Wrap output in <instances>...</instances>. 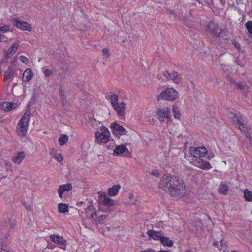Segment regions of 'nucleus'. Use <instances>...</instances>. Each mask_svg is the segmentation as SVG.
<instances>
[{"mask_svg":"<svg viewBox=\"0 0 252 252\" xmlns=\"http://www.w3.org/2000/svg\"><path fill=\"white\" fill-rule=\"evenodd\" d=\"M94 209V206L90 205L86 209V213L88 218L92 219L94 218V216L95 215V212L93 210Z\"/></svg>","mask_w":252,"mask_h":252,"instance_id":"b1692460","label":"nucleus"},{"mask_svg":"<svg viewBox=\"0 0 252 252\" xmlns=\"http://www.w3.org/2000/svg\"><path fill=\"white\" fill-rule=\"evenodd\" d=\"M243 1V0H237V3H242Z\"/></svg>","mask_w":252,"mask_h":252,"instance_id":"5fc2aeb1","label":"nucleus"},{"mask_svg":"<svg viewBox=\"0 0 252 252\" xmlns=\"http://www.w3.org/2000/svg\"><path fill=\"white\" fill-rule=\"evenodd\" d=\"M177 97V92L173 88H167L162 91L158 97V100L163 99L167 101H173Z\"/></svg>","mask_w":252,"mask_h":252,"instance_id":"0eeeda50","label":"nucleus"},{"mask_svg":"<svg viewBox=\"0 0 252 252\" xmlns=\"http://www.w3.org/2000/svg\"><path fill=\"white\" fill-rule=\"evenodd\" d=\"M160 242L162 245L167 247H171L173 245L172 240H170L169 237L162 235L161 238H160Z\"/></svg>","mask_w":252,"mask_h":252,"instance_id":"a211bd4d","label":"nucleus"},{"mask_svg":"<svg viewBox=\"0 0 252 252\" xmlns=\"http://www.w3.org/2000/svg\"><path fill=\"white\" fill-rule=\"evenodd\" d=\"M118 96L116 94H113L110 97V102L114 109L119 116H123L125 111V103L123 102L118 103Z\"/></svg>","mask_w":252,"mask_h":252,"instance_id":"39448f33","label":"nucleus"},{"mask_svg":"<svg viewBox=\"0 0 252 252\" xmlns=\"http://www.w3.org/2000/svg\"><path fill=\"white\" fill-rule=\"evenodd\" d=\"M147 234L149 236L155 240L160 241V238L162 237L161 234L160 232L155 231L153 230H149L147 232Z\"/></svg>","mask_w":252,"mask_h":252,"instance_id":"f3484780","label":"nucleus"},{"mask_svg":"<svg viewBox=\"0 0 252 252\" xmlns=\"http://www.w3.org/2000/svg\"><path fill=\"white\" fill-rule=\"evenodd\" d=\"M55 158L59 161H62L63 160L62 155L60 153L56 154L55 156Z\"/></svg>","mask_w":252,"mask_h":252,"instance_id":"4c0bfd02","label":"nucleus"},{"mask_svg":"<svg viewBox=\"0 0 252 252\" xmlns=\"http://www.w3.org/2000/svg\"><path fill=\"white\" fill-rule=\"evenodd\" d=\"M58 193H59V197L61 198H63V192L62 191H61V189L60 190H58Z\"/></svg>","mask_w":252,"mask_h":252,"instance_id":"8fccbe9b","label":"nucleus"},{"mask_svg":"<svg viewBox=\"0 0 252 252\" xmlns=\"http://www.w3.org/2000/svg\"><path fill=\"white\" fill-rule=\"evenodd\" d=\"M4 38H6V37L4 35L0 34V42L3 41Z\"/></svg>","mask_w":252,"mask_h":252,"instance_id":"09e8293b","label":"nucleus"},{"mask_svg":"<svg viewBox=\"0 0 252 252\" xmlns=\"http://www.w3.org/2000/svg\"><path fill=\"white\" fill-rule=\"evenodd\" d=\"M63 193L64 191H69L72 189V185L71 184H67L64 185H61L59 186L58 190H60Z\"/></svg>","mask_w":252,"mask_h":252,"instance_id":"bb28decb","label":"nucleus"},{"mask_svg":"<svg viewBox=\"0 0 252 252\" xmlns=\"http://www.w3.org/2000/svg\"><path fill=\"white\" fill-rule=\"evenodd\" d=\"M189 153L193 157L192 164L201 169H205V147H191Z\"/></svg>","mask_w":252,"mask_h":252,"instance_id":"f03ea898","label":"nucleus"},{"mask_svg":"<svg viewBox=\"0 0 252 252\" xmlns=\"http://www.w3.org/2000/svg\"><path fill=\"white\" fill-rule=\"evenodd\" d=\"M58 209L60 213H65L68 211V205L66 204L60 203L58 204Z\"/></svg>","mask_w":252,"mask_h":252,"instance_id":"cd10ccee","label":"nucleus"},{"mask_svg":"<svg viewBox=\"0 0 252 252\" xmlns=\"http://www.w3.org/2000/svg\"><path fill=\"white\" fill-rule=\"evenodd\" d=\"M199 3L203 5V3L205 2V0H198Z\"/></svg>","mask_w":252,"mask_h":252,"instance_id":"603ef678","label":"nucleus"},{"mask_svg":"<svg viewBox=\"0 0 252 252\" xmlns=\"http://www.w3.org/2000/svg\"><path fill=\"white\" fill-rule=\"evenodd\" d=\"M236 87H237L238 88H239V89H241V90H243V89H244V85H243V83H241V82H238V83H237L236 84Z\"/></svg>","mask_w":252,"mask_h":252,"instance_id":"a19ab883","label":"nucleus"},{"mask_svg":"<svg viewBox=\"0 0 252 252\" xmlns=\"http://www.w3.org/2000/svg\"><path fill=\"white\" fill-rule=\"evenodd\" d=\"M212 168V166L210 163L207 161H206V170L210 169Z\"/></svg>","mask_w":252,"mask_h":252,"instance_id":"37998d69","label":"nucleus"},{"mask_svg":"<svg viewBox=\"0 0 252 252\" xmlns=\"http://www.w3.org/2000/svg\"><path fill=\"white\" fill-rule=\"evenodd\" d=\"M208 27L210 29V32L217 37L221 38L226 36V31L219 28L218 25L214 22H209Z\"/></svg>","mask_w":252,"mask_h":252,"instance_id":"1a4fd4ad","label":"nucleus"},{"mask_svg":"<svg viewBox=\"0 0 252 252\" xmlns=\"http://www.w3.org/2000/svg\"><path fill=\"white\" fill-rule=\"evenodd\" d=\"M59 94L62 97L63 100H65L66 99L64 87L62 85L60 86L59 89Z\"/></svg>","mask_w":252,"mask_h":252,"instance_id":"7c9ffc66","label":"nucleus"},{"mask_svg":"<svg viewBox=\"0 0 252 252\" xmlns=\"http://www.w3.org/2000/svg\"><path fill=\"white\" fill-rule=\"evenodd\" d=\"M68 140V136L65 134H62L59 138V142L60 145H63L66 143Z\"/></svg>","mask_w":252,"mask_h":252,"instance_id":"c85d7f7f","label":"nucleus"},{"mask_svg":"<svg viewBox=\"0 0 252 252\" xmlns=\"http://www.w3.org/2000/svg\"><path fill=\"white\" fill-rule=\"evenodd\" d=\"M0 31L4 33L7 31H10V27L8 25H4V26L0 27Z\"/></svg>","mask_w":252,"mask_h":252,"instance_id":"c9c22d12","label":"nucleus"},{"mask_svg":"<svg viewBox=\"0 0 252 252\" xmlns=\"http://www.w3.org/2000/svg\"><path fill=\"white\" fill-rule=\"evenodd\" d=\"M163 75L168 80H172L176 84H179L182 81V75L177 72L173 71L170 73L166 70L163 72Z\"/></svg>","mask_w":252,"mask_h":252,"instance_id":"9b49d317","label":"nucleus"},{"mask_svg":"<svg viewBox=\"0 0 252 252\" xmlns=\"http://www.w3.org/2000/svg\"><path fill=\"white\" fill-rule=\"evenodd\" d=\"M29 118L30 114L25 113L19 121L17 126V133L19 136L24 137L26 135L30 120Z\"/></svg>","mask_w":252,"mask_h":252,"instance_id":"20e7f679","label":"nucleus"},{"mask_svg":"<svg viewBox=\"0 0 252 252\" xmlns=\"http://www.w3.org/2000/svg\"><path fill=\"white\" fill-rule=\"evenodd\" d=\"M98 200L104 206H112L114 205V200L108 197L104 192L99 193Z\"/></svg>","mask_w":252,"mask_h":252,"instance_id":"ddd939ff","label":"nucleus"},{"mask_svg":"<svg viewBox=\"0 0 252 252\" xmlns=\"http://www.w3.org/2000/svg\"><path fill=\"white\" fill-rule=\"evenodd\" d=\"M6 225L9 226L10 229H14L16 225V220L13 217H10L8 218L7 221H6Z\"/></svg>","mask_w":252,"mask_h":252,"instance_id":"393cba45","label":"nucleus"},{"mask_svg":"<svg viewBox=\"0 0 252 252\" xmlns=\"http://www.w3.org/2000/svg\"><path fill=\"white\" fill-rule=\"evenodd\" d=\"M44 73L46 77H49L53 74L52 71L49 69H46L44 70Z\"/></svg>","mask_w":252,"mask_h":252,"instance_id":"e433bc0d","label":"nucleus"},{"mask_svg":"<svg viewBox=\"0 0 252 252\" xmlns=\"http://www.w3.org/2000/svg\"><path fill=\"white\" fill-rule=\"evenodd\" d=\"M50 237L53 242L58 244L64 245L66 242L63 237L57 235L53 234L50 235Z\"/></svg>","mask_w":252,"mask_h":252,"instance_id":"2eb2a0df","label":"nucleus"},{"mask_svg":"<svg viewBox=\"0 0 252 252\" xmlns=\"http://www.w3.org/2000/svg\"><path fill=\"white\" fill-rule=\"evenodd\" d=\"M25 207L28 210H31V207L29 205H27L26 204H24Z\"/></svg>","mask_w":252,"mask_h":252,"instance_id":"de8ad7c7","label":"nucleus"},{"mask_svg":"<svg viewBox=\"0 0 252 252\" xmlns=\"http://www.w3.org/2000/svg\"><path fill=\"white\" fill-rule=\"evenodd\" d=\"M229 117L232 119L236 125L238 126L239 129L242 132H246L248 130L246 120L240 113H230L229 114Z\"/></svg>","mask_w":252,"mask_h":252,"instance_id":"7ed1b4c3","label":"nucleus"},{"mask_svg":"<svg viewBox=\"0 0 252 252\" xmlns=\"http://www.w3.org/2000/svg\"><path fill=\"white\" fill-rule=\"evenodd\" d=\"M19 45L17 43H13L9 48L7 52L6 56L9 57L13 55L16 51H17Z\"/></svg>","mask_w":252,"mask_h":252,"instance_id":"aec40b11","label":"nucleus"},{"mask_svg":"<svg viewBox=\"0 0 252 252\" xmlns=\"http://www.w3.org/2000/svg\"><path fill=\"white\" fill-rule=\"evenodd\" d=\"M156 116L161 123L167 122L171 119L170 109L168 107L158 109L156 112Z\"/></svg>","mask_w":252,"mask_h":252,"instance_id":"6e6552de","label":"nucleus"},{"mask_svg":"<svg viewBox=\"0 0 252 252\" xmlns=\"http://www.w3.org/2000/svg\"><path fill=\"white\" fill-rule=\"evenodd\" d=\"M151 174L155 176L158 177L159 175V172L157 170H153L151 172Z\"/></svg>","mask_w":252,"mask_h":252,"instance_id":"ea45409f","label":"nucleus"},{"mask_svg":"<svg viewBox=\"0 0 252 252\" xmlns=\"http://www.w3.org/2000/svg\"><path fill=\"white\" fill-rule=\"evenodd\" d=\"M220 236L221 237V238L219 239V242H218L217 241H215L213 242V245L215 247H216L220 251L226 252L227 249V245L222 240V236L221 234H220Z\"/></svg>","mask_w":252,"mask_h":252,"instance_id":"4468645a","label":"nucleus"},{"mask_svg":"<svg viewBox=\"0 0 252 252\" xmlns=\"http://www.w3.org/2000/svg\"><path fill=\"white\" fill-rule=\"evenodd\" d=\"M206 156L208 159H211L215 156L214 152L213 150L208 151L206 148Z\"/></svg>","mask_w":252,"mask_h":252,"instance_id":"72a5a7b5","label":"nucleus"},{"mask_svg":"<svg viewBox=\"0 0 252 252\" xmlns=\"http://www.w3.org/2000/svg\"><path fill=\"white\" fill-rule=\"evenodd\" d=\"M244 197L246 201L251 202L252 201V192L245 189L243 191Z\"/></svg>","mask_w":252,"mask_h":252,"instance_id":"a878e982","label":"nucleus"},{"mask_svg":"<svg viewBox=\"0 0 252 252\" xmlns=\"http://www.w3.org/2000/svg\"><path fill=\"white\" fill-rule=\"evenodd\" d=\"M107 217V215H101L99 216V223H102V222H101V220H103L106 219Z\"/></svg>","mask_w":252,"mask_h":252,"instance_id":"79ce46f5","label":"nucleus"},{"mask_svg":"<svg viewBox=\"0 0 252 252\" xmlns=\"http://www.w3.org/2000/svg\"><path fill=\"white\" fill-rule=\"evenodd\" d=\"M127 148L124 145L117 146L114 151V153L116 155H120L125 151H127Z\"/></svg>","mask_w":252,"mask_h":252,"instance_id":"412c9836","label":"nucleus"},{"mask_svg":"<svg viewBox=\"0 0 252 252\" xmlns=\"http://www.w3.org/2000/svg\"><path fill=\"white\" fill-rule=\"evenodd\" d=\"M13 105V103L6 102H4L3 104L2 107H3V109L5 111H9L12 109Z\"/></svg>","mask_w":252,"mask_h":252,"instance_id":"c756f323","label":"nucleus"},{"mask_svg":"<svg viewBox=\"0 0 252 252\" xmlns=\"http://www.w3.org/2000/svg\"><path fill=\"white\" fill-rule=\"evenodd\" d=\"M1 252H10L9 250H7L6 249L2 248L1 250Z\"/></svg>","mask_w":252,"mask_h":252,"instance_id":"3c124183","label":"nucleus"},{"mask_svg":"<svg viewBox=\"0 0 252 252\" xmlns=\"http://www.w3.org/2000/svg\"><path fill=\"white\" fill-rule=\"evenodd\" d=\"M230 252H237L236 251H231Z\"/></svg>","mask_w":252,"mask_h":252,"instance_id":"6e6d98bb","label":"nucleus"},{"mask_svg":"<svg viewBox=\"0 0 252 252\" xmlns=\"http://www.w3.org/2000/svg\"><path fill=\"white\" fill-rule=\"evenodd\" d=\"M83 203V202H80V204H82Z\"/></svg>","mask_w":252,"mask_h":252,"instance_id":"4d7b16f0","label":"nucleus"},{"mask_svg":"<svg viewBox=\"0 0 252 252\" xmlns=\"http://www.w3.org/2000/svg\"><path fill=\"white\" fill-rule=\"evenodd\" d=\"M11 22L14 26L22 30H27L29 32L32 30V27L27 22L20 21L17 18H13L11 19Z\"/></svg>","mask_w":252,"mask_h":252,"instance_id":"9d476101","label":"nucleus"},{"mask_svg":"<svg viewBox=\"0 0 252 252\" xmlns=\"http://www.w3.org/2000/svg\"><path fill=\"white\" fill-rule=\"evenodd\" d=\"M245 27L250 34H252V22L248 21L245 23Z\"/></svg>","mask_w":252,"mask_h":252,"instance_id":"473e14b6","label":"nucleus"},{"mask_svg":"<svg viewBox=\"0 0 252 252\" xmlns=\"http://www.w3.org/2000/svg\"><path fill=\"white\" fill-rule=\"evenodd\" d=\"M228 189L229 187L227 184L221 183L220 185L218 190L220 193L223 195H226L227 194Z\"/></svg>","mask_w":252,"mask_h":252,"instance_id":"4be33fe9","label":"nucleus"},{"mask_svg":"<svg viewBox=\"0 0 252 252\" xmlns=\"http://www.w3.org/2000/svg\"><path fill=\"white\" fill-rule=\"evenodd\" d=\"M25 154L23 152H19L17 155L13 158V161L16 163H20L24 159Z\"/></svg>","mask_w":252,"mask_h":252,"instance_id":"6ab92c4d","label":"nucleus"},{"mask_svg":"<svg viewBox=\"0 0 252 252\" xmlns=\"http://www.w3.org/2000/svg\"><path fill=\"white\" fill-rule=\"evenodd\" d=\"M159 187L177 199L182 198L186 193L182 181L175 176H163L159 183Z\"/></svg>","mask_w":252,"mask_h":252,"instance_id":"f257e3e1","label":"nucleus"},{"mask_svg":"<svg viewBox=\"0 0 252 252\" xmlns=\"http://www.w3.org/2000/svg\"><path fill=\"white\" fill-rule=\"evenodd\" d=\"M110 137L109 131L104 126L100 127V131L95 133V141L99 144L107 143L109 141Z\"/></svg>","mask_w":252,"mask_h":252,"instance_id":"423d86ee","label":"nucleus"},{"mask_svg":"<svg viewBox=\"0 0 252 252\" xmlns=\"http://www.w3.org/2000/svg\"><path fill=\"white\" fill-rule=\"evenodd\" d=\"M33 77V73L31 69H26L23 74V81L25 82H29Z\"/></svg>","mask_w":252,"mask_h":252,"instance_id":"dca6fc26","label":"nucleus"},{"mask_svg":"<svg viewBox=\"0 0 252 252\" xmlns=\"http://www.w3.org/2000/svg\"><path fill=\"white\" fill-rule=\"evenodd\" d=\"M102 52L104 54H108V50L106 48H105V49H103V50H102ZM108 57V55H107V57Z\"/></svg>","mask_w":252,"mask_h":252,"instance_id":"49530a36","label":"nucleus"},{"mask_svg":"<svg viewBox=\"0 0 252 252\" xmlns=\"http://www.w3.org/2000/svg\"><path fill=\"white\" fill-rule=\"evenodd\" d=\"M111 128L113 134L118 137H119L121 135H125L127 133L126 130L116 122L111 124Z\"/></svg>","mask_w":252,"mask_h":252,"instance_id":"f8f14e48","label":"nucleus"},{"mask_svg":"<svg viewBox=\"0 0 252 252\" xmlns=\"http://www.w3.org/2000/svg\"><path fill=\"white\" fill-rule=\"evenodd\" d=\"M157 252H171L170 250L167 251V250H160Z\"/></svg>","mask_w":252,"mask_h":252,"instance_id":"864d4df0","label":"nucleus"},{"mask_svg":"<svg viewBox=\"0 0 252 252\" xmlns=\"http://www.w3.org/2000/svg\"><path fill=\"white\" fill-rule=\"evenodd\" d=\"M233 44L237 49H238V50L240 49L241 45L239 43L235 42L233 43Z\"/></svg>","mask_w":252,"mask_h":252,"instance_id":"c03bdc74","label":"nucleus"},{"mask_svg":"<svg viewBox=\"0 0 252 252\" xmlns=\"http://www.w3.org/2000/svg\"><path fill=\"white\" fill-rule=\"evenodd\" d=\"M140 252H156V251L152 249H149L145 251H141Z\"/></svg>","mask_w":252,"mask_h":252,"instance_id":"a18cd8bd","label":"nucleus"},{"mask_svg":"<svg viewBox=\"0 0 252 252\" xmlns=\"http://www.w3.org/2000/svg\"><path fill=\"white\" fill-rule=\"evenodd\" d=\"M120 189V186L119 185H114L112 188H109L108 194L110 196H115L118 194Z\"/></svg>","mask_w":252,"mask_h":252,"instance_id":"5701e85b","label":"nucleus"},{"mask_svg":"<svg viewBox=\"0 0 252 252\" xmlns=\"http://www.w3.org/2000/svg\"><path fill=\"white\" fill-rule=\"evenodd\" d=\"M11 75H12V73L10 71H6L5 72L3 81L4 82L6 81L7 80H8L10 78Z\"/></svg>","mask_w":252,"mask_h":252,"instance_id":"f704fd0d","label":"nucleus"},{"mask_svg":"<svg viewBox=\"0 0 252 252\" xmlns=\"http://www.w3.org/2000/svg\"><path fill=\"white\" fill-rule=\"evenodd\" d=\"M172 112L173 113L174 117L175 118L179 119L180 118L181 114L179 109L177 107L175 106L173 107Z\"/></svg>","mask_w":252,"mask_h":252,"instance_id":"2f4dec72","label":"nucleus"},{"mask_svg":"<svg viewBox=\"0 0 252 252\" xmlns=\"http://www.w3.org/2000/svg\"><path fill=\"white\" fill-rule=\"evenodd\" d=\"M19 58H20V60L23 63H27L28 62V58L27 57H25L24 56L21 55V56H20Z\"/></svg>","mask_w":252,"mask_h":252,"instance_id":"58836bf2","label":"nucleus"}]
</instances>
